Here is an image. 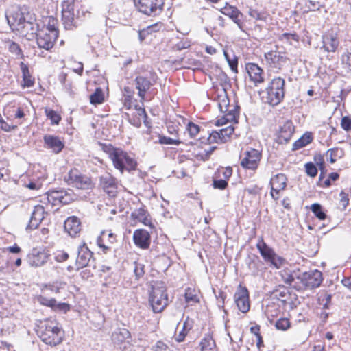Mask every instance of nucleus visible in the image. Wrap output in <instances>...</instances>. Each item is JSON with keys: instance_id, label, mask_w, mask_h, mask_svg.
<instances>
[{"instance_id": "18", "label": "nucleus", "mask_w": 351, "mask_h": 351, "mask_svg": "<svg viewBox=\"0 0 351 351\" xmlns=\"http://www.w3.org/2000/svg\"><path fill=\"white\" fill-rule=\"evenodd\" d=\"M93 258V252L85 243L79 245L77 248V256L75 261L76 270L87 267Z\"/></svg>"}, {"instance_id": "15", "label": "nucleus", "mask_w": 351, "mask_h": 351, "mask_svg": "<svg viewBox=\"0 0 351 351\" xmlns=\"http://www.w3.org/2000/svg\"><path fill=\"white\" fill-rule=\"evenodd\" d=\"M99 186L110 197L117 193L118 181L111 174L106 173L99 178Z\"/></svg>"}, {"instance_id": "23", "label": "nucleus", "mask_w": 351, "mask_h": 351, "mask_svg": "<svg viewBox=\"0 0 351 351\" xmlns=\"http://www.w3.org/2000/svg\"><path fill=\"white\" fill-rule=\"evenodd\" d=\"M49 257V254L45 251L33 250L27 256L28 263L33 267H40L45 264Z\"/></svg>"}, {"instance_id": "37", "label": "nucleus", "mask_w": 351, "mask_h": 351, "mask_svg": "<svg viewBox=\"0 0 351 351\" xmlns=\"http://www.w3.org/2000/svg\"><path fill=\"white\" fill-rule=\"evenodd\" d=\"M21 68L23 73V77L24 81V86L30 87L34 84V80L29 75V69L26 64L23 62L21 63Z\"/></svg>"}, {"instance_id": "60", "label": "nucleus", "mask_w": 351, "mask_h": 351, "mask_svg": "<svg viewBox=\"0 0 351 351\" xmlns=\"http://www.w3.org/2000/svg\"><path fill=\"white\" fill-rule=\"evenodd\" d=\"M341 125L342 128L346 131L351 130V118L348 116H345L341 119Z\"/></svg>"}, {"instance_id": "40", "label": "nucleus", "mask_w": 351, "mask_h": 351, "mask_svg": "<svg viewBox=\"0 0 351 351\" xmlns=\"http://www.w3.org/2000/svg\"><path fill=\"white\" fill-rule=\"evenodd\" d=\"M223 55L225 56L226 61L228 63L230 69L234 73H237L238 58L234 54L232 55V57H230V56L226 51H223Z\"/></svg>"}, {"instance_id": "41", "label": "nucleus", "mask_w": 351, "mask_h": 351, "mask_svg": "<svg viewBox=\"0 0 351 351\" xmlns=\"http://www.w3.org/2000/svg\"><path fill=\"white\" fill-rule=\"evenodd\" d=\"M311 211L313 213V214L319 219L324 220L326 218V214L324 211L323 208L321 206V204H319L318 203H315L311 205Z\"/></svg>"}, {"instance_id": "36", "label": "nucleus", "mask_w": 351, "mask_h": 351, "mask_svg": "<svg viewBox=\"0 0 351 351\" xmlns=\"http://www.w3.org/2000/svg\"><path fill=\"white\" fill-rule=\"evenodd\" d=\"M343 155V151L339 148H331L326 151L325 156L326 160L330 163H335L337 158H341Z\"/></svg>"}, {"instance_id": "34", "label": "nucleus", "mask_w": 351, "mask_h": 351, "mask_svg": "<svg viewBox=\"0 0 351 351\" xmlns=\"http://www.w3.org/2000/svg\"><path fill=\"white\" fill-rule=\"evenodd\" d=\"M313 141V135L311 132H307L304 133L299 139L293 144V150H298L311 143Z\"/></svg>"}, {"instance_id": "46", "label": "nucleus", "mask_w": 351, "mask_h": 351, "mask_svg": "<svg viewBox=\"0 0 351 351\" xmlns=\"http://www.w3.org/2000/svg\"><path fill=\"white\" fill-rule=\"evenodd\" d=\"M57 25V20L54 19L53 17H49L48 19V22L47 25H45L44 27L40 29L44 32H58V28L56 27Z\"/></svg>"}, {"instance_id": "20", "label": "nucleus", "mask_w": 351, "mask_h": 351, "mask_svg": "<svg viewBox=\"0 0 351 351\" xmlns=\"http://www.w3.org/2000/svg\"><path fill=\"white\" fill-rule=\"evenodd\" d=\"M35 19L33 15L30 14L28 18L24 21L21 25V28L19 29L17 32L23 36L27 37L30 40L40 29H38V25L34 23Z\"/></svg>"}, {"instance_id": "59", "label": "nucleus", "mask_w": 351, "mask_h": 351, "mask_svg": "<svg viewBox=\"0 0 351 351\" xmlns=\"http://www.w3.org/2000/svg\"><path fill=\"white\" fill-rule=\"evenodd\" d=\"M213 186L215 189L223 190L227 187L228 182L225 180H222V179L214 180Z\"/></svg>"}, {"instance_id": "25", "label": "nucleus", "mask_w": 351, "mask_h": 351, "mask_svg": "<svg viewBox=\"0 0 351 351\" xmlns=\"http://www.w3.org/2000/svg\"><path fill=\"white\" fill-rule=\"evenodd\" d=\"M45 208L43 206H35L26 228L29 230L36 229L45 218Z\"/></svg>"}, {"instance_id": "43", "label": "nucleus", "mask_w": 351, "mask_h": 351, "mask_svg": "<svg viewBox=\"0 0 351 351\" xmlns=\"http://www.w3.org/2000/svg\"><path fill=\"white\" fill-rule=\"evenodd\" d=\"M45 114L52 125H58L61 121V116L53 110L46 109Z\"/></svg>"}, {"instance_id": "22", "label": "nucleus", "mask_w": 351, "mask_h": 351, "mask_svg": "<svg viewBox=\"0 0 351 351\" xmlns=\"http://www.w3.org/2000/svg\"><path fill=\"white\" fill-rule=\"evenodd\" d=\"M133 241L134 244L141 249H148L150 245L151 237L144 229H138L134 232Z\"/></svg>"}, {"instance_id": "33", "label": "nucleus", "mask_w": 351, "mask_h": 351, "mask_svg": "<svg viewBox=\"0 0 351 351\" xmlns=\"http://www.w3.org/2000/svg\"><path fill=\"white\" fill-rule=\"evenodd\" d=\"M200 351H216V344L210 334H206L199 343Z\"/></svg>"}, {"instance_id": "57", "label": "nucleus", "mask_w": 351, "mask_h": 351, "mask_svg": "<svg viewBox=\"0 0 351 351\" xmlns=\"http://www.w3.org/2000/svg\"><path fill=\"white\" fill-rule=\"evenodd\" d=\"M69 257V256L68 253H66L64 251H58L55 254L54 258L57 262L62 263V262H64L66 260H68Z\"/></svg>"}, {"instance_id": "56", "label": "nucleus", "mask_w": 351, "mask_h": 351, "mask_svg": "<svg viewBox=\"0 0 351 351\" xmlns=\"http://www.w3.org/2000/svg\"><path fill=\"white\" fill-rule=\"evenodd\" d=\"M314 162L319 167L320 171L324 170L325 165L324 157L321 154H316L313 157Z\"/></svg>"}, {"instance_id": "8", "label": "nucleus", "mask_w": 351, "mask_h": 351, "mask_svg": "<svg viewBox=\"0 0 351 351\" xmlns=\"http://www.w3.org/2000/svg\"><path fill=\"white\" fill-rule=\"evenodd\" d=\"M256 247L265 261L269 263L275 268L279 269L285 263V259L278 256L274 250L267 245L263 238L259 239Z\"/></svg>"}, {"instance_id": "9", "label": "nucleus", "mask_w": 351, "mask_h": 351, "mask_svg": "<svg viewBox=\"0 0 351 351\" xmlns=\"http://www.w3.org/2000/svg\"><path fill=\"white\" fill-rule=\"evenodd\" d=\"M30 14L26 9L19 7H14L8 10L5 14L8 23L13 31L17 32L21 28L24 21L28 18Z\"/></svg>"}, {"instance_id": "11", "label": "nucleus", "mask_w": 351, "mask_h": 351, "mask_svg": "<svg viewBox=\"0 0 351 351\" xmlns=\"http://www.w3.org/2000/svg\"><path fill=\"white\" fill-rule=\"evenodd\" d=\"M75 0H63L62 2V21L66 29L77 26L74 14Z\"/></svg>"}, {"instance_id": "13", "label": "nucleus", "mask_w": 351, "mask_h": 351, "mask_svg": "<svg viewBox=\"0 0 351 351\" xmlns=\"http://www.w3.org/2000/svg\"><path fill=\"white\" fill-rule=\"evenodd\" d=\"M59 35V32H44L39 30L36 34V43L39 48L49 51L53 48Z\"/></svg>"}, {"instance_id": "19", "label": "nucleus", "mask_w": 351, "mask_h": 351, "mask_svg": "<svg viewBox=\"0 0 351 351\" xmlns=\"http://www.w3.org/2000/svg\"><path fill=\"white\" fill-rule=\"evenodd\" d=\"M235 303L240 311L247 313L250 310L248 291L245 287H239L234 295Z\"/></svg>"}, {"instance_id": "54", "label": "nucleus", "mask_w": 351, "mask_h": 351, "mask_svg": "<svg viewBox=\"0 0 351 351\" xmlns=\"http://www.w3.org/2000/svg\"><path fill=\"white\" fill-rule=\"evenodd\" d=\"M342 63L351 71V49L342 55Z\"/></svg>"}, {"instance_id": "4", "label": "nucleus", "mask_w": 351, "mask_h": 351, "mask_svg": "<svg viewBox=\"0 0 351 351\" xmlns=\"http://www.w3.org/2000/svg\"><path fill=\"white\" fill-rule=\"evenodd\" d=\"M108 154L114 167L119 170L121 173L125 170L131 171L136 169L137 166L136 161L121 149L110 147L108 150Z\"/></svg>"}, {"instance_id": "30", "label": "nucleus", "mask_w": 351, "mask_h": 351, "mask_svg": "<svg viewBox=\"0 0 351 351\" xmlns=\"http://www.w3.org/2000/svg\"><path fill=\"white\" fill-rule=\"evenodd\" d=\"M322 47L327 52H335L337 49L339 42L333 34H328L322 36Z\"/></svg>"}, {"instance_id": "21", "label": "nucleus", "mask_w": 351, "mask_h": 351, "mask_svg": "<svg viewBox=\"0 0 351 351\" xmlns=\"http://www.w3.org/2000/svg\"><path fill=\"white\" fill-rule=\"evenodd\" d=\"M287 178L283 173H278L271 178L269 182L271 185L270 195L274 199L277 200L279 198V197H274V192L278 194L280 191L284 190L287 186Z\"/></svg>"}, {"instance_id": "26", "label": "nucleus", "mask_w": 351, "mask_h": 351, "mask_svg": "<svg viewBox=\"0 0 351 351\" xmlns=\"http://www.w3.org/2000/svg\"><path fill=\"white\" fill-rule=\"evenodd\" d=\"M43 141L45 147L51 149L56 154L60 153L64 147L60 138L54 135L45 134Z\"/></svg>"}, {"instance_id": "1", "label": "nucleus", "mask_w": 351, "mask_h": 351, "mask_svg": "<svg viewBox=\"0 0 351 351\" xmlns=\"http://www.w3.org/2000/svg\"><path fill=\"white\" fill-rule=\"evenodd\" d=\"M219 110L223 114V117L216 122L217 125H221L228 122H238L239 106H230L225 86L219 89L216 97Z\"/></svg>"}, {"instance_id": "31", "label": "nucleus", "mask_w": 351, "mask_h": 351, "mask_svg": "<svg viewBox=\"0 0 351 351\" xmlns=\"http://www.w3.org/2000/svg\"><path fill=\"white\" fill-rule=\"evenodd\" d=\"M273 298H276L280 301L283 305L287 304L291 300V293L289 290L285 286H279L274 290L271 294Z\"/></svg>"}, {"instance_id": "53", "label": "nucleus", "mask_w": 351, "mask_h": 351, "mask_svg": "<svg viewBox=\"0 0 351 351\" xmlns=\"http://www.w3.org/2000/svg\"><path fill=\"white\" fill-rule=\"evenodd\" d=\"M38 301L40 302V304L52 308L56 306V300L53 298L49 299L46 297L40 296Z\"/></svg>"}, {"instance_id": "7", "label": "nucleus", "mask_w": 351, "mask_h": 351, "mask_svg": "<svg viewBox=\"0 0 351 351\" xmlns=\"http://www.w3.org/2000/svg\"><path fill=\"white\" fill-rule=\"evenodd\" d=\"M138 12L148 16L160 15L164 7V0H133Z\"/></svg>"}, {"instance_id": "55", "label": "nucleus", "mask_w": 351, "mask_h": 351, "mask_svg": "<svg viewBox=\"0 0 351 351\" xmlns=\"http://www.w3.org/2000/svg\"><path fill=\"white\" fill-rule=\"evenodd\" d=\"M162 23L161 22H157L156 23H154L151 25L147 26V27L144 28L145 30H147V34H150L153 32H159L162 27Z\"/></svg>"}, {"instance_id": "12", "label": "nucleus", "mask_w": 351, "mask_h": 351, "mask_svg": "<svg viewBox=\"0 0 351 351\" xmlns=\"http://www.w3.org/2000/svg\"><path fill=\"white\" fill-rule=\"evenodd\" d=\"M265 58L267 64L272 69H276L278 71L287 64L289 58L286 53L278 49L271 50L265 53Z\"/></svg>"}, {"instance_id": "14", "label": "nucleus", "mask_w": 351, "mask_h": 351, "mask_svg": "<svg viewBox=\"0 0 351 351\" xmlns=\"http://www.w3.org/2000/svg\"><path fill=\"white\" fill-rule=\"evenodd\" d=\"M261 158V154L259 151L250 148L244 152L241 159V165L245 169L254 170L258 167Z\"/></svg>"}, {"instance_id": "39", "label": "nucleus", "mask_w": 351, "mask_h": 351, "mask_svg": "<svg viewBox=\"0 0 351 351\" xmlns=\"http://www.w3.org/2000/svg\"><path fill=\"white\" fill-rule=\"evenodd\" d=\"M104 100V93L101 88H97L95 93L90 96V101L92 104H101Z\"/></svg>"}, {"instance_id": "49", "label": "nucleus", "mask_w": 351, "mask_h": 351, "mask_svg": "<svg viewBox=\"0 0 351 351\" xmlns=\"http://www.w3.org/2000/svg\"><path fill=\"white\" fill-rule=\"evenodd\" d=\"M147 212L143 208H139L132 213V217L137 221H141L144 217L147 216Z\"/></svg>"}, {"instance_id": "3", "label": "nucleus", "mask_w": 351, "mask_h": 351, "mask_svg": "<svg viewBox=\"0 0 351 351\" xmlns=\"http://www.w3.org/2000/svg\"><path fill=\"white\" fill-rule=\"evenodd\" d=\"M149 302L156 313L162 312L168 304V295L162 282H157L152 285L149 290Z\"/></svg>"}, {"instance_id": "28", "label": "nucleus", "mask_w": 351, "mask_h": 351, "mask_svg": "<svg viewBox=\"0 0 351 351\" xmlns=\"http://www.w3.org/2000/svg\"><path fill=\"white\" fill-rule=\"evenodd\" d=\"M64 230L71 237H75L81 230L80 219L75 216L68 217L64 221Z\"/></svg>"}, {"instance_id": "16", "label": "nucleus", "mask_w": 351, "mask_h": 351, "mask_svg": "<svg viewBox=\"0 0 351 351\" xmlns=\"http://www.w3.org/2000/svg\"><path fill=\"white\" fill-rule=\"evenodd\" d=\"M301 281L308 289L317 288L323 281L322 273L317 269L304 272L302 274Z\"/></svg>"}, {"instance_id": "10", "label": "nucleus", "mask_w": 351, "mask_h": 351, "mask_svg": "<svg viewBox=\"0 0 351 351\" xmlns=\"http://www.w3.org/2000/svg\"><path fill=\"white\" fill-rule=\"evenodd\" d=\"M64 180L69 185L80 189H89L93 186L91 179L82 175L77 169L70 170Z\"/></svg>"}, {"instance_id": "5", "label": "nucleus", "mask_w": 351, "mask_h": 351, "mask_svg": "<svg viewBox=\"0 0 351 351\" xmlns=\"http://www.w3.org/2000/svg\"><path fill=\"white\" fill-rule=\"evenodd\" d=\"M285 80L281 77H276L271 80L266 88L265 102L271 105L279 104L285 97Z\"/></svg>"}, {"instance_id": "52", "label": "nucleus", "mask_w": 351, "mask_h": 351, "mask_svg": "<svg viewBox=\"0 0 351 351\" xmlns=\"http://www.w3.org/2000/svg\"><path fill=\"white\" fill-rule=\"evenodd\" d=\"M215 146H212L209 147L208 149H204L202 152H199L197 154V157L202 160H206L209 158L210 156L213 153V152L216 149Z\"/></svg>"}, {"instance_id": "45", "label": "nucleus", "mask_w": 351, "mask_h": 351, "mask_svg": "<svg viewBox=\"0 0 351 351\" xmlns=\"http://www.w3.org/2000/svg\"><path fill=\"white\" fill-rule=\"evenodd\" d=\"M186 130L191 138H195L200 131V128L193 122L189 121L186 125Z\"/></svg>"}, {"instance_id": "61", "label": "nucleus", "mask_w": 351, "mask_h": 351, "mask_svg": "<svg viewBox=\"0 0 351 351\" xmlns=\"http://www.w3.org/2000/svg\"><path fill=\"white\" fill-rule=\"evenodd\" d=\"M190 46H191V42L189 40H188L187 39H186V40H182L179 41L176 45L175 48L177 50L180 51V50H182V49H187Z\"/></svg>"}, {"instance_id": "48", "label": "nucleus", "mask_w": 351, "mask_h": 351, "mask_svg": "<svg viewBox=\"0 0 351 351\" xmlns=\"http://www.w3.org/2000/svg\"><path fill=\"white\" fill-rule=\"evenodd\" d=\"M305 171L308 176L311 178H314L317 174V169L314 163L309 162L304 165Z\"/></svg>"}, {"instance_id": "58", "label": "nucleus", "mask_w": 351, "mask_h": 351, "mask_svg": "<svg viewBox=\"0 0 351 351\" xmlns=\"http://www.w3.org/2000/svg\"><path fill=\"white\" fill-rule=\"evenodd\" d=\"M135 110L136 112V114L138 115V117H140L141 119L143 118L144 123L147 125L146 119L147 118V115L145 108L138 105H135Z\"/></svg>"}, {"instance_id": "35", "label": "nucleus", "mask_w": 351, "mask_h": 351, "mask_svg": "<svg viewBox=\"0 0 351 351\" xmlns=\"http://www.w3.org/2000/svg\"><path fill=\"white\" fill-rule=\"evenodd\" d=\"M130 338V332L125 328L119 329L112 333V339L114 343H121Z\"/></svg>"}, {"instance_id": "2", "label": "nucleus", "mask_w": 351, "mask_h": 351, "mask_svg": "<svg viewBox=\"0 0 351 351\" xmlns=\"http://www.w3.org/2000/svg\"><path fill=\"white\" fill-rule=\"evenodd\" d=\"M38 335L43 342L51 346L60 344L64 336L61 328L53 322L42 324L38 330Z\"/></svg>"}, {"instance_id": "29", "label": "nucleus", "mask_w": 351, "mask_h": 351, "mask_svg": "<svg viewBox=\"0 0 351 351\" xmlns=\"http://www.w3.org/2000/svg\"><path fill=\"white\" fill-rule=\"evenodd\" d=\"M221 12L229 16L240 29H242L241 18L243 14L236 7L226 6L222 9Z\"/></svg>"}, {"instance_id": "62", "label": "nucleus", "mask_w": 351, "mask_h": 351, "mask_svg": "<svg viewBox=\"0 0 351 351\" xmlns=\"http://www.w3.org/2000/svg\"><path fill=\"white\" fill-rule=\"evenodd\" d=\"M249 15L256 20H263L264 18L263 14L258 11L251 8L249 10Z\"/></svg>"}, {"instance_id": "64", "label": "nucleus", "mask_w": 351, "mask_h": 351, "mask_svg": "<svg viewBox=\"0 0 351 351\" xmlns=\"http://www.w3.org/2000/svg\"><path fill=\"white\" fill-rule=\"evenodd\" d=\"M261 190V189L259 186L254 185L253 186L246 188L245 191L251 195H257L260 193Z\"/></svg>"}, {"instance_id": "51", "label": "nucleus", "mask_w": 351, "mask_h": 351, "mask_svg": "<svg viewBox=\"0 0 351 351\" xmlns=\"http://www.w3.org/2000/svg\"><path fill=\"white\" fill-rule=\"evenodd\" d=\"M8 50L16 55V56H22V51L19 47V45L14 42H8Z\"/></svg>"}, {"instance_id": "63", "label": "nucleus", "mask_w": 351, "mask_h": 351, "mask_svg": "<svg viewBox=\"0 0 351 351\" xmlns=\"http://www.w3.org/2000/svg\"><path fill=\"white\" fill-rule=\"evenodd\" d=\"M282 276L284 282L287 285H291L292 282L294 281L293 276L287 271H285V274H282Z\"/></svg>"}, {"instance_id": "27", "label": "nucleus", "mask_w": 351, "mask_h": 351, "mask_svg": "<svg viewBox=\"0 0 351 351\" xmlns=\"http://www.w3.org/2000/svg\"><path fill=\"white\" fill-rule=\"evenodd\" d=\"M154 82H152L149 77L138 75L135 79L136 88L138 90V96L141 101L145 99V93L149 88L154 85Z\"/></svg>"}, {"instance_id": "32", "label": "nucleus", "mask_w": 351, "mask_h": 351, "mask_svg": "<svg viewBox=\"0 0 351 351\" xmlns=\"http://www.w3.org/2000/svg\"><path fill=\"white\" fill-rule=\"evenodd\" d=\"M294 132V127L291 121H287L284 123V125L280 128L279 131L278 138L280 142L282 143L283 142L289 141Z\"/></svg>"}, {"instance_id": "6", "label": "nucleus", "mask_w": 351, "mask_h": 351, "mask_svg": "<svg viewBox=\"0 0 351 351\" xmlns=\"http://www.w3.org/2000/svg\"><path fill=\"white\" fill-rule=\"evenodd\" d=\"M76 199L73 190L64 189L51 190L45 193L40 200L43 203H49L53 206L66 205Z\"/></svg>"}, {"instance_id": "24", "label": "nucleus", "mask_w": 351, "mask_h": 351, "mask_svg": "<svg viewBox=\"0 0 351 351\" xmlns=\"http://www.w3.org/2000/svg\"><path fill=\"white\" fill-rule=\"evenodd\" d=\"M246 71L250 76V80L256 86L264 82L263 70L255 63H247L245 65Z\"/></svg>"}, {"instance_id": "42", "label": "nucleus", "mask_w": 351, "mask_h": 351, "mask_svg": "<svg viewBox=\"0 0 351 351\" xmlns=\"http://www.w3.org/2000/svg\"><path fill=\"white\" fill-rule=\"evenodd\" d=\"M185 300L187 303H196L199 302V298L195 289L187 288L185 291Z\"/></svg>"}, {"instance_id": "38", "label": "nucleus", "mask_w": 351, "mask_h": 351, "mask_svg": "<svg viewBox=\"0 0 351 351\" xmlns=\"http://www.w3.org/2000/svg\"><path fill=\"white\" fill-rule=\"evenodd\" d=\"M158 143L161 145H179L182 143V141H180L178 138H170L161 134H158V141H155V143Z\"/></svg>"}, {"instance_id": "50", "label": "nucleus", "mask_w": 351, "mask_h": 351, "mask_svg": "<svg viewBox=\"0 0 351 351\" xmlns=\"http://www.w3.org/2000/svg\"><path fill=\"white\" fill-rule=\"evenodd\" d=\"M134 272L136 278L138 280L140 278L143 277L145 274L144 265L137 263V262H134Z\"/></svg>"}, {"instance_id": "47", "label": "nucleus", "mask_w": 351, "mask_h": 351, "mask_svg": "<svg viewBox=\"0 0 351 351\" xmlns=\"http://www.w3.org/2000/svg\"><path fill=\"white\" fill-rule=\"evenodd\" d=\"M279 39L282 41L286 40L291 45V40L298 42L300 38L296 33H284L280 36Z\"/></svg>"}, {"instance_id": "17", "label": "nucleus", "mask_w": 351, "mask_h": 351, "mask_svg": "<svg viewBox=\"0 0 351 351\" xmlns=\"http://www.w3.org/2000/svg\"><path fill=\"white\" fill-rule=\"evenodd\" d=\"M234 134V128L232 125L221 129L219 131L212 132L208 141L210 143H224L228 142Z\"/></svg>"}, {"instance_id": "44", "label": "nucleus", "mask_w": 351, "mask_h": 351, "mask_svg": "<svg viewBox=\"0 0 351 351\" xmlns=\"http://www.w3.org/2000/svg\"><path fill=\"white\" fill-rule=\"evenodd\" d=\"M291 326V323L289 319L282 317L278 319L275 323V327L277 330L285 331Z\"/></svg>"}]
</instances>
